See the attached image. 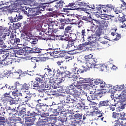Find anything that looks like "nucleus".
I'll return each instance as SVG.
<instances>
[{
    "label": "nucleus",
    "instance_id": "10",
    "mask_svg": "<svg viewBox=\"0 0 126 126\" xmlns=\"http://www.w3.org/2000/svg\"><path fill=\"white\" fill-rule=\"evenodd\" d=\"M91 85H93V82H94V84H96V85H99L100 87L101 88V87H103L104 86V83H105V82L103 81L102 79H91Z\"/></svg>",
    "mask_w": 126,
    "mask_h": 126
},
{
    "label": "nucleus",
    "instance_id": "4",
    "mask_svg": "<svg viewBox=\"0 0 126 126\" xmlns=\"http://www.w3.org/2000/svg\"><path fill=\"white\" fill-rule=\"evenodd\" d=\"M86 31L87 30L85 29L82 30L81 32H78V35L86 42L84 44L86 46H87V45H89L91 43V40L93 39V37L86 35Z\"/></svg>",
    "mask_w": 126,
    "mask_h": 126
},
{
    "label": "nucleus",
    "instance_id": "52",
    "mask_svg": "<svg viewBox=\"0 0 126 126\" xmlns=\"http://www.w3.org/2000/svg\"><path fill=\"white\" fill-rule=\"evenodd\" d=\"M76 107L77 109H79V110H83V108H84V104L83 103H78Z\"/></svg>",
    "mask_w": 126,
    "mask_h": 126
},
{
    "label": "nucleus",
    "instance_id": "41",
    "mask_svg": "<svg viewBox=\"0 0 126 126\" xmlns=\"http://www.w3.org/2000/svg\"><path fill=\"white\" fill-rule=\"evenodd\" d=\"M63 81V77H57L56 79V84L58 85V84L62 83Z\"/></svg>",
    "mask_w": 126,
    "mask_h": 126
},
{
    "label": "nucleus",
    "instance_id": "35",
    "mask_svg": "<svg viewBox=\"0 0 126 126\" xmlns=\"http://www.w3.org/2000/svg\"><path fill=\"white\" fill-rule=\"evenodd\" d=\"M98 98V96L94 94H90V96L88 95V101H91V100H96Z\"/></svg>",
    "mask_w": 126,
    "mask_h": 126
},
{
    "label": "nucleus",
    "instance_id": "6",
    "mask_svg": "<svg viewBox=\"0 0 126 126\" xmlns=\"http://www.w3.org/2000/svg\"><path fill=\"white\" fill-rule=\"evenodd\" d=\"M7 112L9 116L10 115H12V116H17L18 115V111L16 110V106H13V105L9 106L7 109Z\"/></svg>",
    "mask_w": 126,
    "mask_h": 126
},
{
    "label": "nucleus",
    "instance_id": "25",
    "mask_svg": "<svg viewBox=\"0 0 126 126\" xmlns=\"http://www.w3.org/2000/svg\"><path fill=\"white\" fill-rule=\"evenodd\" d=\"M48 27L50 28H54V26H55V25L56 24V21H54L52 19H48Z\"/></svg>",
    "mask_w": 126,
    "mask_h": 126
},
{
    "label": "nucleus",
    "instance_id": "1",
    "mask_svg": "<svg viewBox=\"0 0 126 126\" xmlns=\"http://www.w3.org/2000/svg\"><path fill=\"white\" fill-rule=\"evenodd\" d=\"M22 11H23L24 14L27 16H30V19H36L38 18L37 15L41 14L42 12L38 10L37 8L32 9L27 6H23L21 8Z\"/></svg>",
    "mask_w": 126,
    "mask_h": 126
},
{
    "label": "nucleus",
    "instance_id": "60",
    "mask_svg": "<svg viewBox=\"0 0 126 126\" xmlns=\"http://www.w3.org/2000/svg\"><path fill=\"white\" fill-rule=\"evenodd\" d=\"M5 123V118L4 117H0V126H3Z\"/></svg>",
    "mask_w": 126,
    "mask_h": 126
},
{
    "label": "nucleus",
    "instance_id": "56",
    "mask_svg": "<svg viewBox=\"0 0 126 126\" xmlns=\"http://www.w3.org/2000/svg\"><path fill=\"white\" fill-rule=\"evenodd\" d=\"M22 88H21V90L22 89H26V90H28L30 87H29V84H27L25 83L24 85H22Z\"/></svg>",
    "mask_w": 126,
    "mask_h": 126
},
{
    "label": "nucleus",
    "instance_id": "16",
    "mask_svg": "<svg viewBox=\"0 0 126 126\" xmlns=\"http://www.w3.org/2000/svg\"><path fill=\"white\" fill-rule=\"evenodd\" d=\"M81 63H85L89 69L94 67V64H95V62H82V61H81Z\"/></svg>",
    "mask_w": 126,
    "mask_h": 126
},
{
    "label": "nucleus",
    "instance_id": "40",
    "mask_svg": "<svg viewBox=\"0 0 126 126\" xmlns=\"http://www.w3.org/2000/svg\"><path fill=\"white\" fill-rule=\"evenodd\" d=\"M105 69H106V70H109L110 69V67H108L107 65H106L105 64H101L100 66V70L101 71H103L105 70Z\"/></svg>",
    "mask_w": 126,
    "mask_h": 126
},
{
    "label": "nucleus",
    "instance_id": "43",
    "mask_svg": "<svg viewBox=\"0 0 126 126\" xmlns=\"http://www.w3.org/2000/svg\"><path fill=\"white\" fill-rule=\"evenodd\" d=\"M42 55L44 56V58H46L47 60H50V57L52 56L51 52H47L46 53H42Z\"/></svg>",
    "mask_w": 126,
    "mask_h": 126
},
{
    "label": "nucleus",
    "instance_id": "49",
    "mask_svg": "<svg viewBox=\"0 0 126 126\" xmlns=\"http://www.w3.org/2000/svg\"><path fill=\"white\" fill-rule=\"evenodd\" d=\"M3 98L5 99H7V100H8V99H9L11 97V96H10V93L8 92V93H5L4 94H3Z\"/></svg>",
    "mask_w": 126,
    "mask_h": 126
},
{
    "label": "nucleus",
    "instance_id": "8",
    "mask_svg": "<svg viewBox=\"0 0 126 126\" xmlns=\"http://www.w3.org/2000/svg\"><path fill=\"white\" fill-rule=\"evenodd\" d=\"M70 90H69V92L71 95L72 96H78V95H80V91L81 90H79L78 89H74V87H73V85L70 86Z\"/></svg>",
    "mask_w": 126,
    "mask_h": 126
},
{
    "label": "nucleus",
    "instance_id": "26",
    "mask_svg": "<svg viewBox=\"0 0 126 126\" xmlns=\"http://www.w3.org/2000/svg\"><path fill=\"white\" fill-rule=\"evenodd\" d=\"M25 124L26 126H33V125H34V120H33V118H28Z\"/></svg>",
    "mask_w": 126,
    "mask_h": 126
},
{
    "label": "nucleus",
    "instance_id": "37",
    "mask_svg": "<svg viewBox=\"0 0 126 126\" xmlns=\"http://www.w3.org/2000/svg\"><path fill=\"white\" fill-rule=\"evenodd\" d=\"M48 7V6L47 5H46L45 3H42V4H40L39 6V9L37 10H38V11H40L41 10H44V9H45V8H47V7Z\"/></svg>",
    "mask_w": 126,
    "mask_h": 126
},
{
    "label": "nucleus",
    "instance_id": "55",
    "mask_svg": "<svg viewBox=\"0 0 126 126\" xmlns=\"http://www.w3.org/2000/svg\"><path fill=\"white\" fill-rule=\"evenodd\" d=\"M38 59V62H40V63H44V62H46L47 61V59L45 57H37Z\"/></svg>",
    "mask_w": 126,
    "mask_h": 126
},
{
    "label": "nucleus",
    "instance_id": "61",
    "mask_svg": "<svg viewBox=\"0 0 126 126\" xmlns=\"http://www.w3.org/2000/svg\"><path fill=\"white\" fill-rule=\"evenodd\" d=\"M31 62L32 63H35V65L36 66V63L38 62V58L33 57L31 58Z\"/></svg>",
    "mask_w": 126,
    "mask_h": 126
},
{
    "label": "nucleus",
    "instance_id": "29",
    "mask_svg": "<svg viewBox=\"0 0 126 126\" xmlns=\"http://www.w3.org/2000/svg\"><path fill=\"white\" fill-rule=\"evenodd\" d=\"M27 41H28L29 43H31L32 45H35L38 43V38H36L35 37L32 38L27 39Z\"/></svg>",
    "mask_w": 126,
    "mask_h": 126
},
{
    "label": "nucleus",
    "instance_id": "34",
    "mask_svg": "<svg viewBox=\"0 0 126 126\" xmlns=\"http://www.w3.org/2000/svg\"><path fill=\"white\" fill-rule=\"evenodd\" d=\"M8 101L9 103H10L11 105H13V104L16 105V104H18V100H17L11 97L8 99Z\"/></svg>",
    "mask_w": 126,
    "mask_h": 126
},
{
    "label": "nucleus",
    "instance_id": "32",
    "mask_svg": "<svg viewBox=\"0 0 126 126\" xmlns=\"http://www.w3.org/2000/svg\"><path fill=\"white\" fill-rule=\"evenodd\" d=\"M27 113V112H26V108L22 107L18 115V116H22V115H25V116H26Z\"/></svg>",
    "mask_w": 126,
    "mask_h": 126
},
{
    "label": "nucleus",
    "instance_id": "33",
    "mask_svg": "<svg viewBox=\"0 0 126 126\" xmlns=\"http://www.w3.org/2000/svg\"><path fill=\"white\" fill-rule=\"evenodd\" d=\"M108 105H109V101L108 100L100 101L98 104L99 107H103V106L107 107Z\"/></svg>",
    "mask_w": 126,
    "mask_h": 126
},
{
    "label": "nucleus",
    "instance_id": "54",
    "mask_svg": "<svg viewBox=\"0 0 126 126\" xmlns=\"http://www.w3.org/2000/svg\"><path fill=\"white\" fill-rule=\"evenodd\" d=\"M15 37H16V35L14 34V33H11L10 36V43L12 42L14 39H15Z\"/></svg>",
    "mask_w": 126,
    "mask_h": 126
},
{
    "label": "nucleus",
    "instance_id": "27",
    "mask_svg": "<svg viewBox=\"0 0 126 126\" xmlns=\"http://www.w3.org/2000/svg\"><path fill=\"white\" fill-rule=\"evenodd\" d=\"M48 50L51 51V56L56 57V55H58V54H60V51H58V49H53V48H49Z\"/></svg>",
    "mask_w": 126,
    "mask_h": 126
},
{
    "label": "nucleus",
    "instance_id": "57",
    "mask_svg": "<svg viewBox=\"0 0 126 126\" xmlns=\"http://www.w3.org/2000/svg\"><path fill=\"white\" fill-rule=\"evenodd\" d=\"M70 40L72 43H74V41L76 40V34H73L70 37Z\"/></svg>",
    "mask_w": 126,
    "mask_h": 126
},
{
    "label": "nucleus",
    "instance_id": "47",
    "mask_svg": "<svg viewBox=\"0 0 126 126\" xmlns=\"http://www.w3.org/2000/svg\"><path fill=\"white\" fill-rule=\"evenodd\" d=\"M64 2L63 0H60L58 1V8H63V4Z\"/></svg>",
    "mask_w": 126,
    "mask_h": 126
},
{
    "label": "nucleus",
    "instance_id": "53",
    "mask_svg": "<svg viewBox=\"0 0 126 126\" xmlns=\"http://www.w3.org/2000/svg\"><path fill=\"white\" fill-rule=\"evenodd\" d=\"M72 75L73 78L75 80H78V79H79V77H80V76H79V74H78L77 73H74Z\"/></svg>",
    "mask_w": 126,
    "mask_h": 126
},
{
    "label": "nucleus",
    "instance_id": "63",
    "mask_svg": "<svg viewBox=\"0 0 126 126\" xmlns=\"http://www.w3.org/2000/svg\"><path fill=\"white\" fill-rule=\"evenodd\" d=\"M0 47L1 48H6V45L5 44L3 43V40L2 39H0Z\"/></svg>",
    "mask_w": 126,
    "mask_h": 126
},
{
    "label": "nucleus",
    "instance_id": "19",
    "mask_svg": "<svg viewBox=\"0 0 126 126\" xmlns=\"http://www.w3.org/2000/svg\"><path fill=\"white\" fill-rule=\"evenodd\" d=\"M53 28H50L48 27V30L45 31V34L47 35L48 37H53L54 36V33H53L52 29Z\"/></svg>",
    "mask_w": 126,
    "mask_h": 126
},
{
    "label": "nucleus",
    "instance_id": "20",
    "mask_svg": "<svg viewBox=\"0 0 126 126\" xmlns=\"http://www.w3.org/2000/svg\"><path fill=\"white\" fill-rule=\"evenodd\" d=\"M3 62L5 65H9V64H12V62H13V59L11 58H8L6 56L5 58L4 59Z\"/></svg>",
    "mask_w": 126,
    "mask_h": 126
},
{
    "label": "nucleus",
    "instance_id": "42",
    "mask_svg": "<svg viewBox=\"0 0 126 126\" xmlns=\"http://www.w3.org/2000/svg\"><path fill=\"white\" fill-rule=\"evenodd\" d=\"M77 65V63H75L74 64V68H72L71 69V73L74 74V73H77V68L78 67L76 66Z\"/></svg>",
    "mask_w": 126,
    "mask_h": 126
},
{
    "label": "nucleus",
    "instance_id": "45",
    "mask_svg": "<svg viewBox=\"0 0 126 126\" xmlns=\"http://www.w3.org/2000/svg\"><path fill=\"white\" fill-rule=\"evenodd\" d=\"M4 3H5V5H7L6 6V8H7V9H11V7L12 5V3H11V2L10 1L4 2Z\"/></svg>",
    "mask_w": 126,
    "mask_h": 126
},
{
    "label": "nucleus",
    "instance_id": "58",
    "mask_svg": "<svg viewBox=\"0 0 126 126\" xmlns=\"http://www.w3.org/2000/svg\"><path fill=\"white\" fill-rule=\"evenodd\" d=\"M89 89H90L89 92H90V95L95 94V93L96 92V90H94V88L92 87H91V88H90Z\"/></svg>",
    "mask_w": 126,
    "mask_h": 126
},
{
    "label": "nucleus",
    "instance_id": "2",
    "mask_svg": "<svg viewBox=\"0 0 126 126\" xmlns=\"http://www.w3.org/2000/svg\"><path fill=\"white\" fill-rule=\"evenodd\" d=\"M19 85H20V83L19 82H18V81H17L14 83V86H9L8 85L6 84L5 86L1 87L0 89L6 90V91L9 89V90L11 91L12 94H13L15 96L18 97V96H21V95H22V94L18 92V90H19V89L17 88V86H19Z\"/></svg>",
    "mask_w": 126,
    "mask_h": 126
},
{
    "label": "nucleus",
    "instance_id": "48",
    "mask_svg": "<svg viewBox=\"0 0 126 126\" xmlns=\"http://www.w3.org/2000/svg\"><path fill=\"white\" fill-rule=\"evenodd\" d=\"M96 28H98L97 27L94 26H92L90 28V29H87V31L89 32V31H91L93 32V33H94L95 31H96Z\"/></svg>",
    "mask_w": 126,
    "mask_h": 126
},
{
    "label": "nucleus",
    "instance_id": "50",
    "mask_svg": "<svg viewBox=\"0 0 126 126\" xmlns=\"http://www.w3.org/2000/svg\"><path fill=\"white\" fill-rule=\"evenodd\" d=\"M32 53H34V54H39V53H42V50L38 48H35V49H32Z\"/></svg>",
    "mask_w": 126,
    "mask_h": 126
},
{
    "label": "nucleus",
    "instance_id": "38",
    "mask_svg": "<svg viewBox=\"0 0 126 126\" xmlns=\"http://www.w3.org/2000/svg\"><path fill=\"white\" fill-rule=\"evenodd\" d=\"M59 21H60V22L64 23V24H68L69 22L70 23V20L68 18H66V19L61 18V19H59Z\"/></svg>",
    "mask_w": 126,
    "mask_h": 126
},
{
    "label": "nucleus",
    "instance_id": "44",
    "mask_svg": "<svg viewBox=\"0 0 126 126\" xmlns=\"http://www.w3.org/2000/svg\"><path fill=\"white\" fill-rule=\"evenodd\" d=\"M103 87H101V88H105V90L109 89V88H113L114 86L112 85L106 84V83L104 82L103 83Z\"/></svg>",
    "mask_w": 126,
    "mask_h": 126
},
{
    "label": "nucleus",
    "instance_id": "36",
    "mask_svg": "<svg viewBox=\"0 0 126 126\" xmlns=\"http://www.w3.org/2000/svg\"><path fill=\"white\" fill-rule=\"evenodd\" d=\"M73 42H71L69 41H66L65 42V44L66 45L65 49H70V48H71L72 46H73Z\"/></svg>",
    "mask_w": 126,
    "mask_h": 126
},
{
    "label": "nucleus",
    "instance_id": "59",
    "mask_svg": "<svg viewBox=\"0 0 126 126\" xmlns=\"http://www.w3.org/2000/svg\"><path fill=\"white\" fill-rule=\"evenodd\" d=\"M56 78L54 77H50V78L49 79V83H54L55 84H56Z\"/></svg>",
    "mask_w": 126,
    "mask_h": 126
},
{
    "label": "nucleus",
    "instance_id": "24",
    "mask_svg": "<svg viewBox=\"0 0 126 126\" xmlns=\"http://www.w3.org/2000/svg\"><path fill=\"white\" fill-rule=\"evenodd\" d=\"M59 25V29H60L61 30H64V26H65V24L64 23L60 21V20H59L57 24H56V26H58Z\"/></svg>",
    "mask_w": 126,
    "mask_h": 126
},
{
    "label": "nucleus",
    "instance_id": "62",
    "mask_svg": "<svg viewBox=\"0 0 126 126\" xmlns=\"http://www.w3.org/2000/svg\"><path fill=\"white\" fill-rule=\"evenodd\" d=\"M78 4L79 6H87V3L84 1L79 2Z\"/></svg>",
    "mask_w": 126,
    "mask_h": 126
},
{
    "label": "nucleus",
    "instance_id": "28",
    "mask_svg": "<svg viewBox=\"0 0 126 126\" xmlns=\"http://www.w3.org/2000/svg\"><path fill=\"white\" fill-rule=\"evenodd\" d=\"M57 109H53V111L52 112L54 113V114L56 113V112H58V111H59L60 113L62 114V112H64V110L63 109V106L62 105L58 106Z\"/></svg>",
    "mask_w": 126,
    "mask_h": 126
},
{
    "label": "nucleus",
    "instance_id": "18",
    "mask_svg": "<svg viewBox=\"0 0 126 126\" xmlns=\"http://www.w3.org/2000/svg\"><path fill=\"white\" fill-rule=\"evenodd\" d=\"M66 7H70L67 8V9H69V10H75V9H77V7L75 6V3L74 2L69 3L68 5H66Z\"/></svg>",
    "mask_w": 126,
    "mask_h": 126
},
{
    "label": "nucleus",
    "instance_id": "3",
    "mask_svg": "<svg viewBox=\"0 0 126 126\" xmlns=\"http://www.w3.org/2000/svg\"><path fill=\"white\" fill-rule=\"evenodd\" d=\"M70 121V124L72 126H78V123H76L75 119L72 118V115H69L67 117L66 116L63 115V117L60 118V121L62 123L61 126H63L64 125H66V121Z\"/></svg>",
    "mask_w": 126,
    "mask_h": 126
},
{
    "label": "nucleus",
    "instance_id": "14",
    "mask_svg": "<svg viewBox=\"0 0 126 126\" xmlns=\"http://www.w3.org/2000/svg\"><path fill=\"white\" fill-rule=\"evenodd\" d=\"M93 57L94 56L92 54L86 55L84 57L85 61H83V62H95V59L93 58Z\"/></svg>",
    "mask_w": 126,
    "mask_h": 126
},
{
    "label": "nucleus",
    "instance_id": "9",
    "mask_svg": "<svg viewBox=\"0 0 126 126\" xmlns=\"http://www.w3.org/2000/svg\"><path fill=\"white\" fill-rule=\"evenodd\" d=\"M22 4H24V0H16L15 1H13L12 3V9L13 10L15 8L17 7H19L20 5H22Z\"/></svg>",
    "mask_w": 126,
    "mask_h": 126
},
{
    "label": "nucleus",
    "instance_id": "31",
    "mask_svg": "<svg viewBox=\"0 0 126 126\" xmlns=\"http://www.w3.org/2000/svg\"><path fill=\"white\" fill-rule=\"evenodd\" d=\"M74 98H72L73 100L72 103H74V102H80L81 98H80V94L78 95H74Z\"/></svg>",
    "mask_w": 126,
    "mask_h": 126
},
{
    "label": "nucleus",
    "instance_id": "30",
    "mask_svg": "<svg viewBox=\"0 0 126 126\" xmlns=\"http://www.w3.org/2000/svg\"><path fill=\"white\" fill-rule=\"evenodd\" d=\"M71 30V27L68 26L65 28V31L64 32V35L65 36H68L69 32H70Z\"/></svg>",
    "mask_w": 126,
    "mask_h": 126
},
{
    "label": "nucleus",
    "instance_id": "15",
    "mask_svg": "<svg viewBox=\"0 0 126 126\" xmlns=\"http://www.w3.org/2000/svg\"><path fill=\"white\" fill-rule=\"evenodd\" d=\"M35 111H34L32 110V109H30L29 111H27L26 113V116H32L33 118H34L35 116H38V112H37V108L35 110Z\"/></svg>",
    "mask_w": 126,
    "mask_h": 126
},
{
    "label": "nucleus",
    "instance_id": "23",
    "mask_svg": "<svg viewBox=\"0 0 126 126\" xmlns=\"http://www.w3.org/2000/svg\"><path fill=\"white\" fill-rule=\"evenodd\" d=\"M9 19L11 23H13V22H17V18L14 15V12L11 13V16L9 17Z\"/></svg>",
    "mask_w": 126,
    "mask_h": 126
},
{
    "label": "nucleus",
    "instance_id": "39",
    "mask_svg": "<svg viewBox=\"0 0 126 126\" xmlns=\"http://www.w3.org/2000/svg\"><path fill=\"white\" fill-rule=\"evenodd\" d=\"M14 15L16 16V18H17V21L19 20H21L23 18V16L20 14V13H18L17 12H14Z\"/></svg>",
    "mask_w": 126,
    "mask_h": 126
},
{
    "label": "nucleus",
    "instance_id": "46",
    "mask_svg": "<svg viewBox=\"0 0 126 126\" xmlns=\"http://www.w3.org/2000/svg\"><path fill=\"white\" fill-rule=\"evenodd\" d=\"M11 43V44H16V45H19V44H20V39L17 37H15L13 41Z\"/></svg>",
    "mask_w": 126,
    "mask_h": 126
},
{
    "label": "nucleus",
    "instance_id": "51",
    "mask_svg": "<svg viewBox=\"0 0 126 126\" xmlns=\"http://www.w3.org/2000/svg\"><path fill=\"white\" fill-rule=\"evenodd\" d=\"M74 118L76 120H81L82 119V114L77 113L74 115Z\"/></svg>",
    "mask_w": 126,
    "mask_h": 126
},
{
    "label": "nucleus",
    "instance_id": "13",
    "mask_svg": "<svg viewBox=\"0 0 126 126\" xmlns=\"http://www.w3.org/2000/svg\"><path fill=\"white\" fill-rule=\"evenodd\" d=\"M91 79L90 78H83L81 77H79L78 80H77V82L78 83H80V84H82V83H91Z\"/></svg>",
    "mask_w": 126,
    "mask_h": 126
},
{
    "label": "nucleus",
    "instance_id": "21",
    "mask_svg": "<svg viewBox=\"0 0 126 126\" xmlns=\"http://www.w3.org/2000/svg\"><path fill=\"white\" fill-rule=\"evenodd\" d=\"M64 62V61L61 60L57 62L58 65L60 66V68L61 69H62V70H65V69L67 68V67L65 65H62V63H63Z\"/></svg>",
    "mask_w": 126,
    "mask_h": 126
},
{
    "label": "nucleus",
    "instance_id": "12",
    "mask_svg": "<svg viewBox=\"0 0 126 126\" xmlns=\"http://www.w3.org/2000/svg\"><path fill=\"white\" fill-rule=\"evenodd\" d=\"M113 9V10H115V6L111 4H107L105 8L103 9V11L104 12H107V13H109V12H111Z\"/></svg>",
    "mask_w": 126,
    "mask_h": 126
},
{
    "label": "nucleus",
    "instance_id": "22",
    "mask_svg": "<svg viewBox=\"0 0 126 126\" xmlns=\"http://www.w3.org/2000/svg\"><path fill=\"white\" fill-rule=\"evenodd\" d=\"M112 118L116 119V120H120V119H123V117H122V114L117 112L112 113Z\"/></svg>",
    "mask_w": 126,
    "mask_h": 126
},
{
    "label": "nucleus",
    "instance_id": "64",
    "mask_svg": "<svg viewBox=\"0 0 126 126\" xmlns=\"http://www.w3.org/2000/svg\"><path fill=\"white\" fill-rule=\"evenodd\" d=\"M122 2H123V4L121 5V7L122 9L125 10V9H126V2H125L124 0H123V1H122Z\"/></svg>",
    "mask_w": 126,
    "mask_h": 126
},
{
    "label": "nucleus",
    "instance_id": "17",
    "mask_svg": "<svg viewBox=\"0 0 126 126\" xmlns=\"http://www.w3.org/2000/svg\"><path fill=\"white\" fill-rule=\"evenodd\" d=\"M122 119H116L114 122L115 125H117L119 126H125V119L122 120Z\"/></svg>",
    "mask_w": 126,
    "mask_h": 126
},
{
    "label": "nucleus",
    "instance_id": "5",
    "mask_svg": "<svg viewBox=\"0 0 126 126\" xmlns=\"http://www.w3.org/2000/svg\"><path fill=\"white\" fill-rule=\"evenodd\" d=\"M35 101L37 102V104H36V110L37 109V111L38 114L41 113V112H45V111H47V109L49 107L48 105L43 103H39V101H41L40 99Z\"/></svg>",
    "mask_w": 126,
    "mask_h": 126
},
{
    "label": "nucleus",
    "instance_id": "7",
    "mask_svg": "<svg viewBox=\"0 0 126 126\" xmlns=\"http://www.w3.org/2000/svg\"><path fill=\"white\" fill-rule=\"evenodd\" d=\"M70 23L74 25H78L79 28L83 26V22L80 20L77 17L74 19H71L70 21Z\"/></svg>",
    "mask_w": 126,
    "mask_h": 126
},
{
    "label": "nucleus",
    "instance_id": "11",
    "mask_svg": "<svg viewBox=\"0 0 126 126\" xmlns=\"http://www.w3.org/2000/svg\"><path fill=\"white\" fill-rule=\"evenodd\" d=\"M98 30H104V29L107 28L108 27V21H102L100 23H99V26H96Z\"/></svg>",
    "mask_w": 126,
    "mask_h": 126
}]
</instances>
